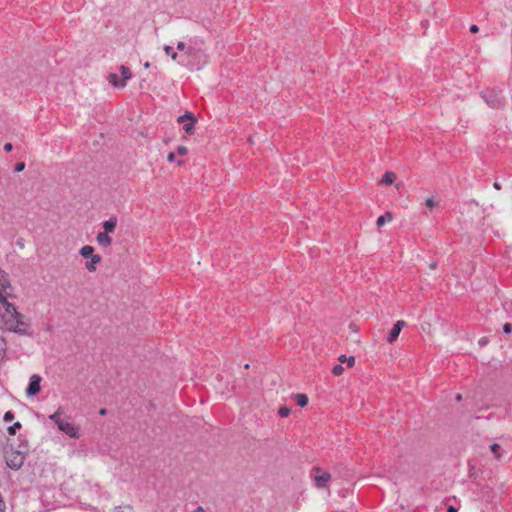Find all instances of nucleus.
<instances>
[{"label": "nucleus", "mask_w": 512, "mask_h": 512, "mask_svg": "<svg viewBox=\"0 0 512 512\" xmlns=\"http://www.w3.org/2000/svg\"><path fill=\"white\" fill-rule=\"evenodd\" d=\"M58 429L72 438L79 437V429L72 422H69L67 420L59 422Z\"/></svg>", "instance_id": "423d86ee"}, {"label": "nucleus", "mask_w": 512, "mask_h": 512, "mask_svg": "<svg viewBox=\"0 0 512 512\" xmlns=\"http://www.w3.org/2000/svg\"><path fill=\"white\" fill-rule=\"evenodd\" d=\"M461 399H462V396H461L460 394H458V395L456 396V400H457V401H460Z\"/></svg>", "instance_id": "a18cd8bd"}, {"label": "nucleus", "mask_w": 512, "mask_h": 512, "mask_svg": "<svg viewBox=\"0 0 512 512\" xmlns=\"http://www.w3.org/2000/svg\"><path fill=\"white\" fill-rule=\"evenodd\" d=\"M192 512H206L202 506H197Z\"/></svg>", "instance_id": "58836bf2"}, {"label": "nucleus", "mask_w": 512, "mask_h": 512, "mask_svg": "<svg viewBox=\"0 0 512 512\" xmlns=\"http://www.w3.org/2000/svg\"><path fill=\"white\" fill-rule=\"evenodd\" d=\"M478 344H479L480 346H485V345H487V344H488V338H487V337H482V338H480V339L478 340Z\"/></svg>", "instance_id": "f704fd0d"}, {"label": "nucleus", "mask_w": 512, "mask_h": 512, "mask_svg": "<svg viewBox=\"0 0 512 512\" xmlns=\"http://www.w3.org/2000/svg\"><path fill=\"white\" fill-rule=\"evenodd\" d=\"M197 52H198V49L192 45H188L185 50V54L188 56H195Z\"/></svg>", "instance_id": "a878e982"}, {"label": "nucleus", "mask_w": 512, "mask_h": 512, "mask_svg": "<svg viewBox=\"0 0 512 512\" xmlns=\"http://www.w3.org/2000/svg\"><path fill=\"white\" fill-rule=\"evenodd\" d=\"M311 477L313 478L317 488L327 487V484L331 479V475L319 467H314L312 469Z\"/></svg>", "instance_id": "20e7f679"}, {"label": "nucleus", "mask_w": 512, "mask_h": 512, "mask_svg": "<svg viewBox=\"0 0 512 512\" xmlns=\"http://www.w3.org/2000/svg\"><path fill=\"white\" fill-rule=\"evenodd\" d=\"M116 512H134L131 506L118 507Z\"/></svg>", "instance_id": "c756f323"}, {"label": "nucleus", "mask_w": 512, "mask_h": 512, "mask_svg": "<svg viewBox=\"0 0 512 512\" xmlns=\"http://www.w3.org/2000/svg\"><path fill=\"white\" fill-rule=\"evenodd\" d=\"M490 449L492 451V453L494 454L495 458H500V454H499V451L501 449L500 445L497 444V443H494L490 446Z\"/></svg>", "instance_id": "b1692460"}, {"label": "nucleus", "mask_w": 512, "mask_h": 512, "mask_svg": "<svg viewBox=\"0 0 512 512\" xmlns=\"http://www.w3.org/2000/svg\"><path fill=\"white\" fill-rule=\"evenodd\" d=\"M28 450L27 443H21L19 449H7L4 454L6 465L10 469L19 470L24 464Z\"/></svg>", "instance_id": "f03ea898"}, {"label": "nucleus", "mask_w": 512, "mask_h": 512, "mask_svg": "<svg viewBox=\"0 0 512 512\" xmlns=\"http://www.w3.org/2000/svg\"><path fill=\"white\" fill-rule=\"evenodd\" d=\"M483 99L492 108H497L501 105V98L494 90H486L483 92Z\"/></svg>", "instance_id": "0eeeda50"}, {"label": "nucleus", "mask_w": 512, "mask_h": 512, "mask_svg": "<svg viewBox=\"0 0 512 512\" xmlns=\"http://www.w3.org/2000/svg\"><path fill=\"white\" fill-rule=\"evenodd\" d=\"M188 152L187 148L185 146H178L177 153L178 155L184 156Z\"/></svg>", "instance_id": "2f4dec72"}, {"label": "nucleus", "mask_w": 512, "mask_h": 512, "mask_svg": "<svg viewBox=\"0 0 512 512\" xmlns=\"http://www.w3.org/2000/svg\"><path fill=\"white\" fill-rule=\"evenodd\" d=\"M396 179V175L393 172H386L381 180L383 184H392Z\"/></svg>", "instance_id": "a211bd4d"}, {"label": "nucleus", "mask_w": 512, "mask_h": 512, "mask_svg": "<svg viewBox=\"0 0 512 512\" xmlns=\"http://www.w3.org/2000/svg\"><path fill=\"white\" fill-rule=\"evenodd\" d=\"M108 81L110 82V84H112L115 87L123 88L126 86L125 81H122L121 79H119V76L115 73L109 74Z\"/></svg>", "instance_id": "f8f14e48"}, {"label": "nucleus", "mask_w": 512, "mask_h": 512, "mask_svg": "<svg viewBox=\"0 0 512 512\" xmlns=\"http://www.w3.org/2000/svg\"><path fill=\"white\" fill-rule=\"evenodd\" d=\"M290 413H291V409L286 406H282L278 410V414L282 418L288 417L290 415Z\"/></svg>", "instance_id": "5701e85b"}, {"label": "nucleus", "mask_w": 512, "mask_h": 512, "mask_svg": "<svg viewBox=\"0 0 512 512\" xmlns=\"http://www.w3.org/2000/svg\"><path fill=\"white\" fill-rule=\"evenodd\" d=\"M2 306L5 309L4 324L7 330L20 335H31L29 324L24 321V315L19 313L10 302H6Z\"/></svg>", "instance_id": "f257e3e1"}, {"label": "nucleus", "mask_w": 512, "mask_h": 512, "mask_svg": "<svg viewBox=\"0 0 512 512\" xmlns=\"http://www.w3.org/2000/svg\"><path fill=\"white\" fill-rule=\"evenodd\" d=\"M494 187H495L497 190L501 189L500 184H499V183H497V182H495V183H494Z\"/></svg>", "instance_id": "79ce46f5"}, {"label": "nucleus", "mask_w": 512, "mask_h": 512, "mask_svg": "<svg viewBox=\"0 0 512 512\" xmlns=\"http://www.w3.org/2000/svg\"><path fill=\"white\" fill-rule=\"evenodd\" d=\"M187 46H188V45H187L185 42H183V41H179V42L177 43V46H176V47H177V50H179V51H184V52H185V50H186Z\"/></svg>", "instance_id": "7c9ffc66"}, {"label": "nucleus", "mask_w": 512, "mask_h": 512, "mask_svg": "<svg viewBox=\"0 0 512 512\" xmlns=\"http://www.w3.org/2000/svg\"><path fill=\"white\" fill-rule=\"evenodd\" d=\"M79 254L84 258H90L95 255L94 248L90 245H85L80 249Z\"/></svg>", "instance_id": "ddd939ff"}, {"label": "nucleus", "mask_w": 512, "mask_h": 512, "mask_svg": "<svg viewBox=\"0 0 512 512\" xmlns=\"http://www.w3.org/2000/svg\"><path fill=\"white\" fill-rule=\"evenodd\" d=\"M4 150H5L6 152H11V151L13 150V145H12L11 143H6V144L4 145Z\"/></svg>", "instance_id": "c9c22d12"}, {"label": "nucleus", "mask_w": 512, "mask_h": 512, "mask_svg": "<svg viewBox=\"0 0 512 512\" xmlns=\"http://www.w3.org/2000/svg\"><path fill=\"white\" fill-rule=\"evenodd\" d=\"M117 225V219L115 217H111L108 220L103 222V232L111 233L115 230Z\"/></svg>", "instance_id": "9b49d317"}, {"label": "nucleus", "mask_w": 512, "mask_h": 512, "mask_svg": "<svg viewBox=\"0 0 512 512\" xmlns=\"http://www.w3.org/2000/svg\"><path fill=\"white\" fill-rule=\"evenodd\" d=\"M406 326V322L404 320H398L392 327L391 331L387 336V341L389 343H393L397 340L402 328Z\"/></svg>", "instance_id": "6e6552de"}, {"label": "nucleus", "mask_w": 512, "mask_h": 512, "mask_svg": "<svg viewBox=\"0 0 512 512\" xmlns=\"http://www.w3.org/2000/svg\"><path fill=\"white\" fill-rule=\"evenodd\" d=\"M192 120H196V117L194 116L193 113H191L189 111H186L183 115L178 117L179 123H184V122H188V121H192Z\"/></svg>", "instance_id": "6ab92c4d"}, {"label": "nucleus", "mask_w": 512, "mask_h": 512, "mask_svg": "<svg viewBox=\"0 0 512 512\" xmlns=\"http://www.w3.org/2000/svg\"><path fill=\"white\" fill-rule=\"evenodd\" d=\"M469 30H470L471 33H476V32L479 31V27L477 25L473 24V25L470 26Z\"/></svg>", "instance_id": "e433bc0d"}, {"label": "nucleus", "mask_w": 512, "mask_h": 512, "mask_svg": "<svg viewBox=\"0 0 512 512\" xmlns=\"http://www.w3.org/2000/svg\"><path fill=\"white\" fill-rule=\"evenodd\" d=\"M60 410H57L54 414L49 416V419L53 421L57 427L59 426V422H62L64 419L61 418Z\"/></svg>", "instance_id": "412c9836"}, {"label": "nucleus", "mask_w": 512, "mask_h": 512, "mask_svg": "<svg viewBox=\"0 0 512 512\" xmlns=\"http://www.w3.org/2000/svg\"><path fill=\"white\" fill-rule=\"evenodd\" d=\"M446 512H457V509L453 506H449Z\"/></svg>", "instance_id": "ea45409f"}, {"label": "nucleus", "mask_w": 512, "mask_h": 512, "mask_svg": "<svg viewBox=\"0 0 512 512\" xmlns=\"http://www.w3.org/2000/svg\"><path fill=\"white\" fill-rule=\"evenodd\" d=\"M13 297V287L10 283L8 274L0 268V303L8 302V298Z\"/></svg>", "instance_id": "7ed1b4c3"}, {"label": "nucleus", "mask_w": 512, "mask_h": 512, "mask_svg": "<svg viewBox=\"0 0 512 512\" xmlns=\"http://www.w3.org/2000/svg\"><path fill=\"white\" fill-rule=\"evenodd\" d=\"M144 67H145L146 69H147V68H149V67H150V63H149V62H145V63H144Z\"/></svg>", "instance_id": "c03bdc74"}, {"label": "nucleus", "mask_w": 512, "mask_h": 512, "mask_svg": "<svg viewBox=\"0 0 512 512\" xmlns=\"http://www.w3.org/2000/svg\"><path fill=\"white\" fill-rule=\"evenodd\" d=\"M339 361L340 362H347L348 363V366H352L354 363H355V358L353 356H350L348 359L346 358L345 355H341L339 357Z\"/></svg>", "instance_id": "393cba45"}, {"label": "nucleus", "mask_w": 512, "mask_h": 512, "mask_svg": "<svg viewBox=\"0 0 512 512\" xmlns=\"http://www.w3.org/2000/svg\"><path fill=\"white\" fill-rule=\"evenodd\" d=\"M41 381H42V378L38 374H33L29 378V383H28V386L26 388V395L28 397H33V396H36L38 393H40V391H41V385H40Z\"/></svg>", "instance_id": "39448f33"}, {"label": "nucleus", "mask_w": 512, "mask_h": 512, "mask_svg": "<svg viewBox=\"0 0 512 512\" xmlns=\"http://www.w3.org/2000/svg\"><path fill=\"white\" fill-rule=\"evenodd\" d=\"M25 169V163L24 162H18L14 168V171L19 173L22 172Z\"/></svg>", "instance_id": "c85d7f7f"}, {"label": "nucleus", "mask_w": 512, "mask_h": 512, "mask_svg": "<svg viewBox=\"0 0 512 512\" xmlns=\"http://www.w3.org/2000/svg\"><path fill=\"white\" fill-rule=\"evenodd\" d=\"M22 427L20 422H15L13 425L7 428V431L10 435H15L16 432Z\"/></svg>", "instance_id": "4be33fe9"}, {"label": "nucleus", "mask_w": 512, "mask_h": 512, "mask_svg": "<svg viewBox=\"0 0 512 512\" xmlns=\"http://www.w3.org/2000/svg\"><path fill=\"white\" fill-rule=\"evenodd\" d=\"M97 242L103 247H108L112 243V238L107 232H99L96 236Z\"/></svg>", "instance_id": "1a4fd4ad"}, {"label": "nucleus", "mask_w": 512, "mask_h": 512, "mask_svg": "<svg viewBox=\"0 0 512 512\" xmlns=\"http://www.w3.org/2000/svg\"><path fill=\"white\" fill-rule=\"evenodd\" d=\"M119 69H120V72L122 75L121 80L125 81V83H126L127 80H129L132 77L131 71L127 66H124V65H121Z\"/></svg>", "instance_id": "dca6fc26"}, {"label": "nucleus", "mask_w": 512, "mask_h": 512, "mask_svg": "<svg viewBox=\"0 0 512 512\" xmlns=\"http://www.w3.org/2000/svg\"><path fill=\"white\" fill-rule=\"evenodd\" d=\"M425 204L429 208H433L436 205V202L433 198H427Z\"/></svg>", "instance_id": "72a5a7b5"}, {"label": "nucleus", "mask_w": 512, "mask_h": 512, "mask_svg": "<svg viewBox=\"0 0 512 512\" xmlns=\"http://www.w3.org/2000/svg\"><path fill=\"white\" fill-rule=\"evenodd\" d=\"M100 414H101V415H105V414H106V409H105V408H102V409L100 410Z\"/></svg>", "instance_id": "37998d69"}, {"label": "nucleus", "mask_w": 512, "mask_h": 512, "mask_svg": "<svg viewBox=\"0 0 512 512\" xmlns=\"http://www.w3.org/2000/svg\"><path fill=\"white\" fill-rule=\"evenodd\" d=\"M503 331L506 334H510L512 332V324L511 323H505L503 325Z\"/></svg>", "instance_id": "473e14b6"}, {"label": "nucleus", "mask_w": 512, "mask_h": 512, "mask_svg": "<svg viewBox=\"0 0 512 512\" xmlns=\"http://www.w3.org/2000/svg\"><path fill=\"white\" fill-rule=\"evenodd\" d=\"M429 267H430L431 269H435V268L437 267V263H436V262H431V263L429 264Z\"/></svg>", "instance_id": "a19ab883"}, {"label": "nucleus", "mask_w": 512, "mask_h": 512, "mask_svg": "<svg viewBox=\"0 0 512 512\" xmlns=\"http://www.w3.org/2000/svg\"><path fill=\"white\" fill-rule=\"evenodd\" d=\"M393 216L390 212H386L385 214L378 217L376 224L378 227L383 226L385 223L390 222L392 220Z\"/></svg>", "instance_id": "4468645a"}, {"label": "nucleus", "mask_w": 512, "mask_h": 512, "mask_svg": "<svg viewBox=\"0 0 512 512\" xmlns=\"http://www.w3.org/2000/svg\"><path fill=\"white\" fill-rule=\"evenodd\" d=\"M164 51H165L166 55L170 56L173 60H178L179 55L177 52L174 51L173 47H171L169 45H165Z\"/></svg>", "instance_id": "aec40b11"}, {"label": "nucleus", "mask_w": 512, "mask_h": 512, "mask_svg": "<svg viewBox=\"0 0 512 512\" xmlns=\"http://www.w3.org/2000/svg\"><path fill=\"white\" fill-rule=\"evenodd\" d=\"M167 160L169 162H174L175 161V153H173V152L169 153L167 156Z\"/></svg>", "instance_id": "4c0bfd02"}, {"label": "nucleus", "mask_w": 512, "mask_h": 512, "mask_svg": "<svg viewBox=\"0 0 512 512\" xmlns=\"http://www.w3.org/2000/svg\"><path fill=\"white\" fill-rule=\"evenodd\" d=\"M101 262L100 255L96 254L92 257H90V261L86 262V269L89 272H95L96 266Z\"/></svg>", "instance_id": "9d476101"}, {"label": "nucleus", "mask_w": 512, "mask_h": 512, "mask_svg": "<svg viewBox=\"0 0 512 512\" xmlns=\"http://www.w3.org/2000/svg\"><path fill=\"white\" fill-rule=\"evenodd\" d=\"M197 120H192V121H188V122H184L183 123V130L191 135L194 133V130H195V123H196Z\"/></svg>", "instance_id": "f3484780"}, {"label": "nucleus", "mask_w": 512, "mask_h": 512, "mask_svg": "<svg viewBox=\"0 0 512 512\" xmlns=\"http://www.w3.org/2000/svg\"><path fill=\"white\" fill-rule=\"evenodd\" d=\"M14 419V413L12 411H7L5 414H4V417H3V420L5 422H9V421H12Z\"/></svg>", "instance_id": "cd10ccee"}, {"label": "nucleus", "mask_w": 512, "mask_h": 512, "mask_svg": "<svg viewBox=\"0 0 512 512\" xmlns=\"http://www.w3.org/2000/svg\"><path fill=\"white\" fill-rule=\"evenodd\" d=\"M343 367L339 364L335 365L333 368H332V373L335 375V376H339L342 374L343 372Z\"/></svg>", "instance_id": "bb28decb"}, {"label": "nucleus", "mask_w": 512, "mask_h": 512, "mask_svg": "<svg viewBox=\"0 0 512 512\" xmlns=\"http://www.w3.org/2000/svg\"><path fill=\"white\" fill-rule=\"evenodd\" d=\"M295 400L298 406L305 407L308 404V397L306 394L298 393L295 395Z\"/></svg>", "instance_id": "2eb2a0df"}]
</instances>
